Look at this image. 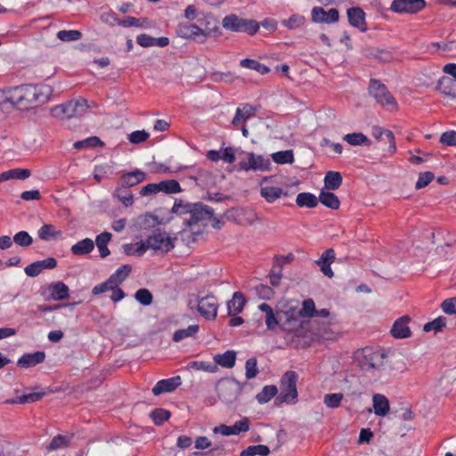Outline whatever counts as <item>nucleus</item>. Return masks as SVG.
I'll return each mask as SVG.
<instances>
[{"label":"nucleus","mask_w":456,"mask_h":456,"mask_svg":"<svg viewBox=\"0 0 456 456\" xmlns=\"http://www.w3.org/2000/svg\"><path fill=\"white\" fill-rule=\"evenodd\" d=\"M53 91L49 86L25 84L0 88V104H11L20 110H28L47 102Z\"/></svg>","instance_id":"nucleus-1"},{"label":"nucleus","mask_w":456,"mask_h":456,"mask_svg":"<svg viewBox=\"0 0 456 456\" xmlns=\"http://www.w3.org/2000/svg\"><path fill=\"white\" fill-rule=\"evenodd\" d=\"M387 354L380 346H365L354 353L353 359L361 370L371 374L384 370L387 364Z\"/></svg>","instance_id":"nucleus-2"},{"label":"nucleus","mask_w":456,"mask_h":456,"mask_svg":"<svg viewBox=\"0 0 456 456\" xmlns=\"http://www.w3.org/2000/svg\"><path fill=\"white\" fill-rule=\"evenodd\" d=\"M174 247L173 239L169 234L158 229L153 231L152 233L148 236L146 240L139 243L136 247V253L141 256L145 253L148 248L168 252L173 249Z\"/></svg>","instance_id":"nucleus-3"},{"label":"nucleus","mask_w":456,"mask_h":456,"mask_svg":"<svg viewBox=\"0 0 456 456\" xmlns=\"http://www.w3.org/2000/svg\"><path fill=\"white\" fill-rule=\"evenodd\" d=\"M224 29L235 33H247L253 36L257 33L259 24L255 20L244 19L235 13H229L222 20Z\"/></svg>","instance_id":"nucleus-4"},{"label":"nucleus","mask_w":456,"mask_h":456,"mask_svg":"<svg viewBox=\"0 0 456 456\" xmlns=\"http://www.w3.org/2000/svg\"><path fill=\"white\" fill-rule=\"evenodd\" d=\"M297 374L293 370H289L283 374L281 379V393L275 398L276 405H280L283 403H296L297 398Z\"/></svg>","instance_id":"nucleus-5"},{"label":"nucleus","mask_w":456,"mask_h":456,"mask_svg":"<svg viewBox=\"0 0 456 456\" xmlns=\"http://www.w3.org/2000/svg\"><path fill=\"white\" fill-rule=\"evenodd\" d=\"M176 211L188 214L189 216L183 219L186 225L191 226L203 220H208L213 216V210L201 202L194 204L178 205Z\"/></svg>","instance_id":"nucleus-6"},{"label":"nucleus","mask_w":456,"mask_h":456,"mask_svg":"<svg viewBox=\"0 0 456 456\" xmlns=\"http://www.w3.org/2000/svg\"><path fill=\"white\" fill-rule=\"evenodd\" d=\"M87 101L83 98L71 100L66 103L52 108V115L58 118H71L80 117L88 110Z\"/></svg>","instance_id":"nucleus-7"},{"label":"nucleus","mask_w":456,"mask_h":456,"mask_svg":"<svg viewBox=\"0 0 456 456\" xmlns=\"http://www.w3.org/2000/svg\"><path fill=\"white\" fill-rule=\"evenodd\" d=\"M370 95L382 107L394 110L397 109L395 97L389 93L387 86L377 79H370L369 86Z\"/></svg>","instance_id":"nucleus-8"},{"label":"nucleus","mask_w":456,"mask_h":456,"mask_svg":"<svg viewBox=\"0 0 456 456\" xmlns=\"http://www.w3.org/2000/svg\"><path fill=\"white\" fill-rule=\"evenodd\" d=\"M242 390V386L234 379H222L216 384V393L221 401L230 404L234 403Z\"/></svg>","instance_id":"nucleus-9"},{"label":"nucleus","mask_w":456,"mask_h":456,"mask_svg":"<svg viewBox=\"0 0 456 456\" xmlns=\"http://www.w3.org/2000/svg\"><path fill=\"white\" fill-rule=\"evenodd\" d=\"M280 330L285 332H293L299 326V314L297 308L289 306L285 310H280Z\"/></svg>","instance_id":"nucleus-10"},{"label":"nucleus","mask_w":456,"mask_h":456,"mask_svg":"<svg viewBox=\"0 0 456 456\" xmlns=\"http://www.w3.org/2000/svg\"><path fill=\"white\" fill-rule=\"evenodd\" d=\"M425 6V0H394L390 10L396 13L414 14L423 10Z\"/></svg>","instance_id":"nucleus-11"},{"label":"nucleus","mask_w":456,"mask_h":456,"mask_svg":"<svg viewBox=\"0 0 456 456\" xmlns=\"http://www.w3.org/2000/svg\"><path fill=\"white\" fill-rule=\"evenodd\" d=\"M217 299L213 295H207L198 302V311L206 320H215L217 315Z\"/></svg>","instance_id":"nucleus-12"},{"label":"nucleus","mask_w":456,"mask_h":456,"mask_svg":"<svg viewBox=\"0 0 456 456\" xmlns=\"http://www.w3.org/2000/svg\"><path fill=\"white\" fill-rule=\"evenodd\" d=\"M249 430V420L248 418H243L236 421L232 426L221 424L213 429L214 434H220L222 436H237L240 433H245Z\"/></svg>","instance_id":"nucleus-13"},{"label":"nucleus","mask_w":456,"mask_h":456,"mask_svg":"<svg viewBox=\"0 0 456 456\" xmlns=\"http://www.w3.org/2000/svg\"><path fill=\"white\" fill-rule=\"evenodd\" d=\"M239 166L240 169L245 171L250 169L265 171L269 169L270 161L260 155H255L253 152H249L248 153V160L240 161Z\"/></svg>","instance_id":"nucleus-14"},{"label":"nucleus","mask_w":456,"mask_h":456,"mask_svg":"<svg viewBox=\"0 0 456 456\" xmlns=\"http://www.w3.org/2000/svg\"><path fill=\"white\" fill-rule=\"evenodd\" d=\"M175 32L179 37L193 40H197L199 37L202 36L203 39L200 40V42H204L207 36L202 28L189 22H181L177 26Z\"/></svg>","instance_id":"nucleus-15"},{"label":"nucleus","mask_w":456,"mask_h":456,"mask_svg":"<svg viewBox=\"0 0 456 456\" xmlns=\"http://www.w3.org/2000/svg\"><path fill=\"white\" fill-rule=\"evenodd\" d=\"M312 20L318 23H335L339 20V12L336 8L325 11L322 7H314L312 9Z\"/></svg>","instance_id":"nucleus-16"},{"label":"nucleus","mask_w":456,"mask_h":456,"mask_svg":"<svg viewBox=\"0 0 456 456\" xmlns=\"http://www.w3.org/2000/svg\"><path fill=\"white\" fill-rule=\"evenodd\" d=\"M258 309L265 314V322L267 330L274 331L280 329L281 316L280 310L273 309L266 303H262L258 305Z\"/></svg>","instance_id":"nucleus-17"},{"label":"nucleus","mask_w":456,"mask_h":456,"mask_svg":"<svg viewBox=\"0 0 456 456\" xmlns=\"http://www.w3.org/2000/svg\"><path fill=\"white\" fill-rule=\"evenodd\" d=\"M348 22L351 26L357 28L360 31L365 32L368 28L365 21V12L360 7L347 9Z\"/></svg>","instance_id":"nucleus-18"},{"label":"nucleus","mask_w":456,"mask_h":456,"mask_svg":"<svg viewBox=\"0 0 456 456\" xmlns=\"http://www.w3.org/2000/svg\"><path fill=\"white\" fill-rule=\"evenodd\" d=\"M411 318L408 315L397 319L391 328V334L395 338H406L411 337V331L409 327Z\"/></svg>","instance_id":"nucleus-19"},{"label":"nucleus","mask_w":456,"mask_h":456,"mask_svg":"<svg viewBox=\"0 0 456 456\" xmlns=\"http://www.w3.org/2000/svg\"><path fill=\"white\" fill-rule=\"evenodd\" d=\"M334 260L335 251L333 248H328L322 254L321 257L316 260L315 263L325 276L332 278L334 276V273L330 267V265L334 262Z\"/></svg>","instance_id":"nucleus-20"},{"label":"nucleus","mask_w":456,"mask_h":456,"mask_svg":"<svg viewBox=\"0 0 456 456\" xmlns=\"http://www.w3.org/2000/svg\"><path fill=\"white\" fill-rule=\"evenodd\" d=\"M181 385L180 376L165 379L158 381L152 388L154 395H159L163 393H168L175 390Z\"/></svg>","instance_id":"nucleus-21"},{"label":"nucleus","mask_w":456,"mask_h":456,"mask_svg":"<svg viewBox=\"0 0 456 456\" xmlns=\"http://www.w3.org/2000/svg\"><path fill=\"white\" fill-rule=\"evenodd\" d=\"M45 359V354L43 351H37L35 353L24 354L17 362L20 368H30L43 362Z\"/></svg>","instance_id":"nucleus-22"},{"label":"nucleus","mask_w":456,"mask_h":456,"mask_svg":"<svg viewBox=\"0 0 456 456\" xmlns=\"http://www.w3.org/2000/svg\"><path fill=\"white\" fill-rule=\"evenodd\" d=\"M146 173L139 169L127 172L120 176V184L124 188L133 187L146 180Z\"/></svg>","instance_id":"nucleus-23"},{"label":"nucleus","mask_w":456,"mask_h":456,"mask_svg":"<svg viewBox=\"0 0 456 456\" xmlns=\"http://www.w3.org/2000/svg\"><path fill=\"white\" fill-rule=\"evenodd\" d=\"M246 304L244 295L240 292H234L231 300L227 302L228 314L230 316L236 315L242 312Z\"/></svg>","instance_id":"nucleus-24"},{"label":"nucleus","mask_w":456,"mask_h":456,"mask_svg":"<svg viewBox=\"0 0 456 456\" xmlns=\"http://www.w3.org/2000/svg\"><path fill=\"white\" fill-rule=\"evenodd\" d=\"M436 90H438L441 94L450 96L452 98H456V83L455 80L448 77H442L436 85Z\"/></svg>","instance_id":"nucleus-25"},{"label":"nucleus","mask_w":456,"mask_h":456,"mask_svg":"<svg viewBox=\"0 0 456 456\" xmlns=\"http://www.w3.org/2000/svg\"><path fill=\"white\" fill-rule=\"evenodd\" d=\"M372 135L377 139H385L388 142V151L394 153L396 151L395 138L391 130L383 129L379 126H375L372 129Z\"/></svg>","instance_id":"nucleus-26"},{"label":"nucleus","mask_w":456,"mask_h":456,"mask_svg":"<svg viewBox=\"0 0 456 456\" xmlns=\"http://www.w3.org/2000/svg\"><path fill=\"white\" fill-rule=\"evenodd\" d=\"M260 195L268 202L273 203L282 195L287 196L288 193L284 192L281 188L265 185L261 187Z\"/></svg>","instance_id":"nucleus-27"},{"label":"nucleus","mask_w":456,"mask_h":456,"mask_svg":"<svg viewBox=\"0 0 456 456\" xmlns=\"http://www.w3.org/2000/svg\"><path fill=\"white\" fill-rule=\"evenodd\" d=\"M94 248V241L90 238L81 240L71 246L70 252L74 256H84L91 253Z\"/></svg>","instance_id":"nucleus-28"},{"label":"nucleus","mask_w":456,"mask_h":456,"mask_svg":"<svg viewBox=\"0 0 456 456\" xmlns=\"http://www.w3.org/2000/svg\"><path fill=\"white\" fill-rule=\"evenodd\" d=\"M374 412L378 416H386L390 410L387 398L380 394H375L372 397Z\"/></svg>","instance_id":"nucleus-29"},{"label":"nucleus","mask_w":456,"mask_h":456,"mask_svg":"<svg viewBox=\"0 0 456 456\" xmlns=\"http://www.w3.org/2000/svg\"><path fill=\"white\" fill-rule=\"evenodd\" d=\"M51 297L54 300L69 298V287L62 281H56L49 286Z\"/></svg>","instance_id":"nucleus-30"},{"label":"nucleus","mask_w":456,"mask_h":456,"mask_svg":"<svg viewBox=\"0 0 456 456\" xmlns=\"http://www.w3.org/2000/svg\"><path fill=\"white\" fill-rule=\"evenodd\" d=\"M74 435H57L53 437L50 444L46 446L47 452H52L59 449H65L69 446L71 440L73 439Z\"/></svg>","instance_id":"nucleus-31"},{"label":"nucleus","mask_w":456,"mask_h":456,"mask_svg":"<svg viewBox=\"0 0 456 456\" xmlns=\"http://www.w3.org/2000/svg\"><path fill=\"white\" fill-rule=\"evenodd\" d=\"M214 361L217 367L220 365L224 368L231 369L235 365L236 353L232 350H228L224 354H216Z\"/></svg>","instance_id":"nucleus-32"},{"label":"nucleus","mask_w":456,"mask_h":456,"mask_svg":"<svg viewBox=\"0 0 456 456\" xmlns=\"http://www.w3.org/2000/svg\"><path fill=\"white\" fill-rule=\"evenodd\" d=\"M255 111L256 109L249 104H244L242 108L238 107L236 110V114L232 120V124L233 126H239L240 123L252 117L255 114Z\"/></svg>","instance_id":"nucleus-33"},{"label":"nucleus","mask_w":456,"mask_h":456,"mask_svg":"<svg viewBox=\"0 0 456 456\" xmlns=\"http://www.w3.org/2000/svg\"><path fill=\"white\" fill-rule=\"evenodd\" d=\"M343 182L342 175L337 171H329L324 176V186L329 191L338 190Z\"/></svg>","instance_id":"nucleus-34"},{"label":"nucleus","mask_w":456,"mask_h":456,"mask_svg":"<svg viewBox=\"0 0 456 456\" xmlns=\"http://www.w3.org/2000/svg\"><path fill=\"white\" fill-rule=\"evenodd\" d=\"M131 271L132 266L130 265H123L109 277V280L114 288L118 287L128 277Z\"/></svg>","instance_id":"nucleus-35"},{"label":"nucleus","mask_w":456,"mask_h":456,"mask_svg":"<svg viewBox=\"0 0 456 456\" xmlns=\"http://www.w3.org/2000/svg\"><path fill=\"white\" fill-rule=\"evenodd\" d=\"M111 233L108 232H103L96 236L94 245L96 244L100 256L102 258L108 256L110 254L108 248V243L111 240Z\"/></svg>","instance_id":"nucleus-36"},{"label":"nucleus","mask_w":456,"mask_h":456,"mask_svg":"<svg viewBox=\"0 0 456 456\" xmlns=\"http://www.w3.org/2000/svg\"><path fill=\"white\" fill-rule=\"evenodd\" d=\"M318 198L311 192H300L296 198V203L300 208H314L317 207Z\"/></svg>","instance_id":"nucleus-37"},{"label":"nucleus","mask_w":456,"mask_h":456,"mask_svg":"<svg viewBox=\"0 0 456 456\" xmlns=\"http://www.w3.org/2000/svg\"><path fill=\"white\" fill-rule=\"evenodd\" d=\"M318 200L322 204L329 208L334 210L339 208L340 201L338 196L333 192L322 191Z\"/></svg>","instance_id":"nucleus-38"},{"label":"nucleus","mask_w":456,"mask_h":456,"mask_svg":"<svg viewBox=\"0 0 456 456\" xmlns=\"http://www.w3.org/2000/svg\"><path fill=\"white\" fill-rule=\"evenodd\" d=\"M38 237L43 240H50L58 237H61L62 232L57 230L54 225L46 224L41 226L37 232Z\"/></svg>","instance_id":"nucleus-39"},{"label":"nucleus","mask_w":456,"mask_h":456,"mask_svg":"<svg viewBox=\"0 0 456 456\" xmlns=\"http://www.w3.org/2000/svg\"><path fill=\"white\" fill-rule=\"evenodd\" d=\"M45 395V393H39V392H32L28 394H24L20 396H16L12 399H8L5 401L6 403H30L34 402L39 401L43 396Z\"/></svg>","instance_id":"nucleus-40"},{"label":"nucleus","mask_w":456,"mask_h":456,"mask_svg":"<svg viewBox=\"0 0 456 456\" xmlns=\"http://www.w3.org/2000/svg\"><path fill=\"white\" fill-rule=\"evenodd\" d=\"M199 330L200 327L197 324L190 325L186 329L177 330L173 335V340L175 342H180L187 338L195 337Z\"/></svg>","instance_id":"nucleus-41"},{"label":"nucleus","mask_w":456,"mask_h":456,"mask_svg":"<svg viewBox=\"0 0 456 456\" xmlns=\"http://www.w3.org/2000/svg\"><path fill=\"white\" fill-rule=\"evenodd\" d=\"M240 65L242 68L256 70L262 75L270 71V69L267 66L253 59H243L240 61Z\"/></svg>","instance_id":"nucleus-42"},{"label":"nucleus","mask_w":456,"mask_h":456,"mask_svg":"<svg viewBox=\"0 0 456 456\" xmlns=\"http://www.w3.org/2000/svg\"><path fill=\"white\" fill-rule=\"evenodd\" d=\"M278 393L276 386H265L260 393L256 396L257 402L261 404L268 403Z\"/></svg>","instance_id":"nucleus-43"},{"label":"nucleus","mask_w":456,"mask_h":456,"mask_svg":"<svg viewBox=\"0 0 456 456\" xmlns=\"http://www.w3.org/2000/svg\"><path fill=\"white\" fill-rule=\"evenodd\" d=\"M344 140L350 145H370V139L362 133H352L344 136Z\"/></svg>","instance_id":"nucleus-44"},{"label":"nucleus","mask_w":456,"mask_h":456,"mask_svg":"<svg viewBox=\"0 0 456 456\" xmlns=\"http://www.w3.org/2000/svg\"><path fill=\"white\" fill-rule=\"evenodd\" d=\"M269 453L270 449L268 446L264 444H257L248 446L240 452V456H267Z\"/></svg>","instance_id":"nucleus-45"},{"label":"nucleus","mask_w":456,"mask_h":456,"mask_svg":"<svg viewBox=\"0 0 456 456\" xmlns=\"http://www.w3.org/2000/svg\"><path fill=\"white\" fill-rule=\"evenodd\" d=\"M188 366L193 370H203L209 373H216L218 370L216 364L210 362L192 361L189 362Z\"/></svg>","instance_id":"nucleus-46"},{"label":"nucleus","mask_w":456,"mask_h":456,"mask_svg":"<svg viewBox=\"0 0 456 456\" xmlns=\"http://www.w3.org/2000/svg\"><path fill=\"white\" fill-rule=\"evenodd\" d=\"M273 160L277 164H292L294 154L292 150L281 151L272 154Z\"/></svg>","instance_id":"nucleus-47"},{"label":"nucleus","mask_w":456,"mask_h":456,"mask_svg":"<svg viewBox=\"0 0 456 456\" xmlns=\"http://www.w3.org/2000/svg\"><path fill=\"white\" fill-rule=\"evenodd\" d=\"M97 146H103V142L97 136H91L85 140L77 141L73 147L76 150H81L84 148H95Z\"/></svg>","instance_id":"nucleus-48"},{"label":"nucleus","mask_w":456,"mask_h":456,"mask_svg":"<svg viewBox=\"0 0 456 456\" xmlns=\"http://www.w3.org/2000/svg\"><path fill=\"white\" fill-rule=\"evenodd\" d=\"M343 397L342 393L327 394L324 395L323 403L328 408L335 409L340 406Z\"/></svg>","instance_id":"nucleus-49"},{"label":"nucleus","mask_w":456,"mask_h":456,"mask_svg":"<svg viewBox=\"0 0 456 456\" xmlns=\"http://www.w3.org/2000/svg\"><path fill=\"white\" fill-rule=\"evenodd\" d=\"M297 311L300 317H314L316 314V308L314 300L311 298L304 300L302 303V308Z\"/></svg>","instance_id":"nucleus-50"},{"label":"nucleus","mask_w":456,"mask_h":456,"mask_svg":"<svg viewBox=\"0 0 456 456\" xmlns=\"http://www.w3.org/2000/svg\"><path fill=\"white\" fill-rule=\"evenodd\" d=\"M160 191L165 193H177L181 191V186L176 180H165L159 183Z\"/></svg>","instance_id":"nucleus-51"},{"label":"nucleus","mask_w":456,"mask_h":456,"mask_svg":"<svg viewBox=\"0 0 456 456\" xmlns=\"http://www.w3.org/2000/svg\"><path fill=\"white\" fill-rule=\"evenodd\" d=\"M446 325V318L444 316H439L433 320L432 322H427L424 325V331L428 332L434 330L435 332H438L442 330L444 327Z\"/></svg>","instance_id":"nucleus-52"},{"label":"nucleus","mask_w":456,"mask_h":456,"mask_svg":"<svg viewBox=\"0 0 456 456\" xmlns=\"http://www.w3.org/2000/svg\"><path fill=\"white\" fill-rule=\"evenodd\" d=\"M151 418L154 424L159 426L170 418V412L165 409L158 408L151 411Z\"/></svg>","instance_id":"nucleus-53"},{"label":"nucleus","mask_w":456,"mask_h":456,"mask_svg":"<svg viewBox=\"0 0 456 456\" xmlns=\"http://www.w3.org/2000/svg\"><path fill=\"white\" fill-rule=\"evenodd\" d=\"M134 298L142 305H150L153 300L152 294L148 289H139L134 294Z\"/></svg>","instance_id":"nucleus-54"},{"label":"nucleus","mask_w":456,"mask_h":456,"mask_svg":"<svg viewBox=\"0 0 456 456\" xmlns=\"http://www.w3.org/2000/svg\"><path fill=\"white\" fill-rule=\"evenodd\" d=\"M256 295L264 300H270L274 296V290L268 285L259 284L255 287Z\"/></svg>","instance_id":"nucleus-55"},{"label":"nucleus","mask_w":456,"mask_h":456,"mask_svg":"<svg viewBox=\"0 0 456 456\" xmlns=\"http://www.w3.org/2000/svg\"><path fill=\"white\" fill-rule=\"evenodd\" d=\"M82 33L79 30H60L57 37L64 42L77 41L80 39Z\"/></svg>","instance_id":"nucleus-56"},{"label":"nucleus","mask_w":456,"mask_h":456,"mask_svg":"<svg viewBox=\"0 0 456 456\" xmlns=\"http://www.w3.org/2000/svg\"><path fill=\"white\" fill-rule=\"evenodd\" d=\"M13 242L21 247H28L32 244L33 239L26 231H20L13 236Z\"/></svg>","instance_id":"nucleus-57"},{"label":"nucleus","mask_w":456,"mask_h":456,"mask_svg":"<svg viewBox=\"0 0 456 456\" xmlns=\"http://www.w3.org/2000/svg\"><path fill=\"white\" fill-rule=\"evenodd\" d=\"M8 174L9 179L25 180L31 175L30 171L27 168H13L5 171Z\"/></svg>","instance_id":"nucleus-58"},{"label":"nucleus","mask_w":456,"mask_h":456,"mask_svg":"<svg viewBox=\"0 0 456 456\" xmlns=\"http://www.w3.org/2000/svg\"><path fill=\"white\" fill-rule=\"evenodd\" d=\"M126 189V188H124L121 186V188H118L117 190L116 195L118 198V200L123 203L124 206L128 207L133 204L134 196L131 192L127 191Z\"/></svg>","instance_id":"nucleus-59"},{"label":"nucleus","mask_w":456,"mask_h":456,"mask_svg":"<svg viewBox=\"0 0 456 456\" xmlns=\"http://www.w3.org/2000/svg\"><path fill=\"white\" fill-rule=\"evenodd\" d=\"M150 136V134L144 130H136L128 134V140L131 143L138 144L145 142Z\"/></svg>","instance_id":"nucleus-60"},{"label":"nucleus","mask_w":456,"mask_h":456,"mask_svg":"<svg viewBox=\"0 0 456 456\" xmlns=\"http://www.w3.org/2000/svg\"><path fill=\"white\" fill-rule=\"evenodd\" d=\"M434 178L435 175L432 172L428 171L420 173L415 184L416 189H421L426 187L434 180Z\"/></svg>","instance_id":"nucleus-61"},{"label":"nucleus","mask_w":456,"mask_h":456,"mask_svg":"<svg viewBox=\"0 0 456 456\" xmlns=\"http://www.w3.org/2000/svg\"><path fill=\"white\" fill-rule=\"evenodd\" d=\"M245 369V375L248 379L255 378L258 373L256 360L255 358H249L247 360Z\"/></svg>","instance_id":"nucleus-62"},{"label":"nucleus","mask_w":456,"mask_h":456,"mask_svg":"<svg viewBox=\"0 0 456 456\" xmlns=\"http://www.w3.org/2000/svg\"><path fill=\"white\" fill-rule=\"evenodd\" d=\"M440 142L448 146H456V131L450 130L443 133Z\"/></svg>","instance_id":"nucleus-63"},{"label":"nucleus","mask_w":456,"mask_h":456,"mask_svg":"<svg viewBox=\"0 0 456 456\" xmlns=\"http://www.w3.org/2000/svg\"><path fill=\"white\" fill-rule=\"evenodd\" d=\"M441 307L443 311L447 314H456V297L444 300Z\"/></svg>","instance_id":"nucleus-64"}]
</instances>
